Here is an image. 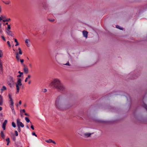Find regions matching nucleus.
I'll return each mask as SVG.
<instances>
[{"label": "nucleus", "instance_id": "obj_1", "mask_svg": "<svg viewBox=\"0 0 147 147\" xmlns=\"http://www.w3.org/2000/svg\"><path fill=\"white\" fill-rule=\"evenodd\" d=\"M66 97L63 95L58 96L56 98L55 102L56 107L61 109L68 108L69 106L67 104Z\"/></svg>", "mask_w": 147, "mask_h": 147}, {"label": "nucleus", "instance_id": "obj_2", "mask_svg": "<svg viewBox=\"0 0 147 147\" xmlns=\"http://www.w3.org/2000/svg\"><path fill=\"white\" fill-rule=\"evenodd\" d=\"M49 85L59 92H64L66 90L65 86L62 83L61 80L57 78H54Z\"/></svg>", "mask_w": 147, "mask_h": 147}, {"label": "nucleus", "instance_id": "obj_3", "mask_svg": "<svg viewBox=\"0 0 147 147\" xmlns=\"http://www.w3.org/2000/svg\"><path fill=\"white\" fill-rule=\"evenodd\" d=\"M21 82L22 80L21 79L18 78V79L17 82L16 84V88L17 91L16 93V94H17L19 92L20 89L19 86H21L22 85Z\"/></svg>", "mask_w": 147, "mask_h": 147}, {"label": "nucleus", "instance_id": "obj_4", "mask_svg": "<svg viewBox=\"0 0 147 147\" xmlns=\"http://www.w3.org/2000/svg\"><path fill=\"white\" fill-rule=\"evenodd\" d=\"M78 134L81 136H83L85 138H87L90 137L91 135L93 134V133H87L83 134L82 132H81L80 131Z\"/></svg>", "mask_w": 147, "mask_h": 147}, {"label": "nucleus", "instance_id": "obj_5", "mask_svg": "<svg viewBox=\"0 0 147 147\" xmlns=\"http://www.w3.org/2000/svg\"><path fill=\"white\" fill-rule=\"evenodd\" d=\"M18 50L19 51V52H16V58L18 60H20V56L19 55V54L22 55V52L21 51V49L19 47L18 48Z\"/></svg>", "mask_w": 147, "mask_h": 147}, {"label": "nucleus", "instance_id": "obj_6", "mask_svg": "<svg viewBox=\"0 0 147 147\" xmlns=\"http://www.w3.org/2000/svg\"><path fill=\"white\" fill-rule=\"evenodd\" d=\"M17 123L18 127H20V126L22 127H24V124L20 121V120L19 118H18L17 119Z\"/></svg>", "mask_w": 147, "mask_h": 147}, {"label": "nucleus", "instance_id": "obj_7", "mask_svg": "<svg viewBox=\"0 0 147 147\" xmlns=\"http://www.w3.org/2000/svg\"><path fill=\"white\" fill-rule=\"evenodd\" d=\"M6 32L8 35L12 37H13V34L12 33V32L10 30H6Z\"/></svg>", "mask_w": 147, "mask_h": 147}, {"label": "nucleus", "instance_id": "obj_8", "mask_svg": "<svg viewBox=\"0 0 147 147\" xmlns=\"http://www.w3.org/2000/svg\"><path fill=\"white\" fill-rule=\"evenodd\" d=\"M0 73L1 74L3 73V68L2 63L0 60Z\"/></svg>", "mask_w": 147, "mask_h": 147}, {"label": "nucleus", "instance_id": "obj_9", "mask_svg": "<svg viewBox=\"0 0 147 147\" xmlns=\"http://www.w3.org/2000/svg\"><path fill=\"white\" fill-rule=\"evenodd\" d=\"M25 42L28 47H29L30 46V40L29 39H26L25 40Z\"/></svg>", "mask_w": 147, "mask_h": 147}, {"label": "nucleus", "instance_id": "obj_10", "mask_svg": "<svg viewBox=\"0 0 147 147\" xmlns=\"http://www.w3.org/2000/svg\"><path fill=\"white\" fill-rule=\"evenodd\" d=\"M84 36L86 38H87L88 37V32L86 30H84L82 32Z\"/></svg>", "mask_w": 147, "mask_h": 147}, {"label": "nucleus", "instance_id": "obj_11", "mask_svg": "<svg viewBox=\"0 0 147 147\" xmlns=\"http://www.w3.org/2000/svg\"><path fill=\"white\" fill-rule=\"evenodd\" d=\"M7 120H5L4 121L2 125V128L3 129V130H5V125L7 123Z\"/></svg>", "mask_w": 147, "mask_h": 147}, {"label": "nucleus", "instance_id": "obj_12", "mask_svg": "<svg viewBox=\"0 0 147 147\" xmlns=\"http://www.w3.org/2000/svg\"><path fill=\"white\" fill-rule=\"evenodd\" d=\"M45 142L48 143H53L55 144H56V142L54 141L53 140L51 139L46 140H45Z\"/></svg>", "mask_w": 147, "mask_h": 147}, {"label": "nucleus", "instance_id": "obj_13", "mask_svg": "<svg viewBox=\"0 0 147 147\" xmlns=\"http://www.w3.org/2000/svg\"><path fill=\"white\" fill-rule=\"evenodd\" d=\"M23 70L24 72L27 74L28 72V69L27 67L25 66L23 68Z\"/></svg>", "mask_w": 147, "mask_h": 147}, {"label": "nucleus", "instance_id": "obj_14", "mask_svg": "<svg viewBox=\"0 0 147 147\" xmlns=\"http://www.w3.org/2000/svg\"><path fill=\"white\" fill-rule=\"evenodd\" d=\"M9 81L8 82H9L11 83H14V81L13 80V77H10L9 78Z\"/></svg>", "mask_w": 147, "mask_h": 147}, {"label": "nucleus", "instance_id": "obj_15", "mask_svg": "<svg viewBox=\"0 0 147 147\" xmlns=\"http://www.w3.org/2000/svg\"><path fill=\"white\" fill-rule=\"evenodd\" d=\"M2 1L5 4H6V5H9L11 3V1L9 0L7 1Z\"/></svg>", "mask_w": 147, "mask_h": 147}, {"label": "nucleus", "instance_id": "obj_16", "mask_svg": "<svg viewBox=\"0 0 147 147\" xmlns=\"http://www.w3.org/2000/svg\"><path fill=\"white\" fill-rule=\"evenodd\" d=\"M3 98L2 96L0 95V105H1L3 104Z\"/></svg>", "mask_w": 147, "mask_h": 147}, {"label": "nucleus", "instance_id": "obj_17", "mask_svg": "<svg viewBox=\"0 0 147 147\" xmlns=\"http://www.w3.org/2000/svg\"><path fill=\"white\" fill-rule=\"evenodd\" d=\"M1 136L3 139H4L5 135L3 131H1Z\"/></svg>", "mask_w": 147, "mask_h": 147}, {"label": "nucleus", "instance_id": "obj_18", "mask_svg": "<svg viewBox=\"0 0 147 147\" xmlns=\"http://www.w3.org/2000/svg\"><path fill=\"white\" fill-rule=\"evenodd\" d=\"M11 20L9 18H7L5 19H3V22H9Z\"/></svg>", "mask_w": 147, "mask_h": 147}, {"label": "nucleus", "instance_id": "obj_19", "mask_svg": "<svg viewBox=\"0 0 147 147\" xmlns=\"http://www.w3.org/2000/svg\"><path fill=\"white\" fill-rule=\"evenodd\" d=\"M31 77V76L30 75H28V76L26 78L25 80V82H26L27 81L28 79V78H30Z\"/></svg>", "mask_w": 147, "mask_h": 147}, {"label": "nucleus", "instance_id": "obj_20", "mask_svg": "<svg viewBox=\"0 0 147 147\" xmlns=\"http://www.w3.org/2000/svg\"><path fill=\"white\" fill-rule=\"evenodd\" d=\"M18 73L20 74V75H18L17 76V77H21L22 76V75L23 74V72H20V71H19L18 72Z\"/></svg>", "mask_w": 147, "mask_h": 147}, {"label": "nucleus", "instance_id": "obj_21", "mask_svg": "<svg viewBox=\"0 0 147 147\" xmlns=\"http://www.w3.org/2000/svg\"><path fill=\"white\" fill-rule=\"evenodd\" d=\"M7 89L6 88L5 86H3L2 87V88L1 89V90L2 91H4L5 90Z\"/></svg>", "mask_w": 147, "mask_h": 147}, {"label": "nucleus", "instance_id": "obj_22", "mask_svg": "<svg viewBox=\"0 0 147 147\" xmlns=\"http://www.w3.org/2000/svg\"><path fill=\"white\" fill-rule=\"evenodd\" d=\"M7 84L9 85L11 87H12L14 83H11L9 82H8Z\"/></svg>", "mask_w": 147, "mask_h": 147}, {"label": "nucleus", "instance_id": "obj_23", "mask_svg": "<svg viewBox=\"0 0 147 147\" xmlns=\"http://www.w3.org/2000/svg\"><path fill=\"white\" fill-rule=\"evenodd\" d=\"M9 102L10 103V106L13 105V102L12 99L10 100Z\"/></svg>", "mask_w": 147, "mask_h": 147}, {"label": "nucleus", "instance_id": "obj_24", "mask_svg": "<svg viewBox=\"0 0 147 147\" xmlns=\"http://www.w3.org/2000/svg\"><path fill=\"white\" fill-rule=\"evenodd\" d=\"M3 32V30L2 29L1 24L0 23V33H1Z\"/></svg>", "mask_w": 147, "mask_h": 147}, {"label": "nucleus", "instance_id": "obj_25", "mask_svg": "<svg viewBox=\"0 0 147 147\" xmlns=\"http://www.w3.org/2000/svg\"><path fill=\"white\" fill-rule=\"evenodd\" d=\"M25 119L26 121L28 123H29V122H30V120L27 117H25Z\"/></svg>", "mask_w": 147, "mask_h": 147}, {"label": "nucleus", "instance_id": "obj_26", "mask_svg": "<svg viewBox=\"0 0 147 147\" xmlns=\"http://www.w3.org/2000/svg\"><path fill=\"white\" fill-rule=\"evenodd\" d=\"M11 28L10 25H8L7 28L6 29V30H10L11 29Z\"/></svg>", "mask_w": 147, "mask_h": 147}, {"label": "nucleus", "instance_id": "obj_27", "mask_svg": "<svg viewBox=\"0 0 147 147\" xmlns=\"http://www.w3.org/2000/svg\"><path fill=\"white\" fill-rule=\"evenodd\" d=\"M12 125L14 127H15L16 126L15 123L13 122L12 123Z\"/></svg>", "mask_w": 147, "mask_h": 147}, {"label": "nucleus", "instance_id": "obj_28", "mask_svg": "<svg viewBox=\"0 0 147 147\" xmlns=\"http://www.w3.org/2000/svg\"><path fill=\"white\" fill-rule=\"evenodd\" d=\"M116 27L117 28H118L120 30H123V28H121V27L119 26H118V25H117L116 26Z\"/></svg>", "mask_w": 147, "mask_h": 147}, {"label": "nucleus", "instance_id": "obj_29", "mask_svg": "<svg viewBox=\"0 0 147 147\" xmlns=\"http://www.w3.org/2000/svg\"><path fill=\"white\" fill-rule=\"evenodd\" d=\"M3 56V53L2 51L0 50V57H1Z\"/></svg>", "mask_w": 147, "mask_h": 147}, {"label": "nucleus", "instance_id": "obj_30", "mask_svg": "<svg viewBox=\"0 0 147 147\" xmlns=\"http://www.w3.org/2000/svg\"><path fill=\"white\" fill-rule=\"evenodd\" d=\"M6 141H7V142H8V143H9V138H7L6 139Z\"/></svg>", "mask_w": 147, "mask_h": 147}, {"label": "nucleus", "instance_id": "obj_31", "mask_svg": "<svg viewBox=\"0 0 147 147\" xmlns=\"http://www.w3.org/2000/svg\"><path fill=\"white\" fill-rule=\"evenodd\" d=\"M8 96H9V98L10 99V100L12 99V98H11V96L10 94H8Z\"/></svg>", "mask_w": 147, "mask_h": 147}, {"label": "nucleus", "instance_id": "obj_32", "mask_svg": "<svg viewBox=\"0 0 147 147\" xmlns=\"http://www.w3.org/2000/svg\"><path fill=\"white\" fill-rule=\"evenodd\" d=\"M10 107H11L12 110H14V108L13 107V105L10 106Z\"/></svg>", "mask_w": 147, "mask_h": 147}, {"label": "nucleus", "instance_id": "obj_33", "mask_svg": "<svg viewBox=\"0 0 147 147\" xmlns=\"http://www.w3.org/2000/svg\"><path fill=\"white\" fill-rule=\"evenodd\" d=\"M7 43L8 45L9 46V47H11V45L10 44L9 42V41H7Z\"/></svg>", "mask_w": 147, "mask_h": 147}, {"label": "nucleus", "instance_id": "obj_34", "mask_svg": "<svg viewBox=\"0 0 147 147\" xmlns=\"http://www.w3.org/2000/svg\"><path fill=\"white\" fill-rule=\"evenodd\" d=\"M15 133L16 136H17L18 135V132L17 131H15Z\"/></svg>", "mask_w": 147, "mask_h": 147}, {"label": "nucleus", "instance_id": "obj_35", "mask_svg": "<svg viewBox=\"0 0 147 147\" xmlns=\"http://www.w3.org/2000/svg\"><path fill=\"white\" fill-rule=\"evenodd\" d=\"M64 64L65 65H69V66H70V65L69 63V61H68L67 63L65 64Z\"/></svg>", "mask_w": 147, "mask_h": 147}, {"label": "nucleus", "instance_id": "obj_36", "mask_svg": "<svg viewBox=\"0 0 147 147\" xmlns=\"http://www.w3.org/2000/svg\"><path fill=\"white\" fill-rule=\"evenodd\" d=\"M32 134L33 136H34L36 137L37 136V135L35 134L34 132H33L32 133Z\"/></svg>", "mask_w": 147, "mask_h": 147}, {"label": "nucleus", "instance_id": "obj_37", "mask_svg": "<svg viewBox=\"0 0 147 147\" xmlns=\"http://www.w3.org/2000/svg\"><path fill=\"white\" fill-rule=\"evenodd\" d=\"M1 37H2V38L4 40V41L6 40L5 39V38L4 37V36H1Z\"/></svg>", "mask_w": 147, "mask_h": 147}, {"label": "nucleus", "instance_id": "obj_38", "mask_svg": "<svg viewBox=\"0 0 147 147\" xmlns=\"http://www.w3.org/2000/svg\"><path fill=\"white\" fill-rule=\"evenodd\" d=\"M2 18H5V17H3L2 16H1V17H0V21H1V20H2Z\"/></svg>", "mask_w": 147, "mask_h": 147}, {"label": "nucleus", "instance_id": "obj_39", "mask_svg": "<svg viewBox=\"0 0 147 147\" xmlns=\"http://www.w3.org/2000/svg\"><path fill=\"white\" fill-rule=\"evenodd\" d=\"M20 61L21 63H23L24 61V60L23 59H20Z\"/></svg>", "mask_w": 147, "mask_h": 147}, {"label": "nucleus", "instance_id": "obj_40", "mask_svg": "<svg viewBox=\"0 0 147 147\" xmlns=\"http://www.w3.org/2000/svg\"><path fill=\"white\" fill-rule=\"evenodd\" d=\"M31 128L33 129V130H34V127H33V126L32 125L31 126Z\"/></svg>", "mask_w": 147, "mask_h": 147}, {"label": "nucleus", "instance_id": "obj_41", "mask_svg": "<svg viewBox=\"0 0 147 147\" xmlns=\"http://www.w3.org/2000/svg\"><path fill=\"white\" fill-rule=\"evenodd\" d=\"M49 20L51 22H53L55 20L54 19H52V20L49 19Z\"/></svg>", "mask_w": 147, "mask_h": 147}, {"label": "nucleus", "instance_id": "obj_42", "mask_svg": "<svg viewBox=\"0 0 147 147\" xmlns=\"http://www.w3.org/2000/svg\"><path fill=\"white\" fill-rule=\"evenodd\" d=\"M21 111H22L23 112H24V113L25 112V109H22V110H20L21 112Z\"/></svg>", "mask_w": 147, "mask_h": 147}, {"label": "nucleus", "instance_id": "obj_43", "mask_svg": "<svg viewBox=\"0 0 147 147\" xmlns=\"http://www.w3.org/2000/svg\"><path fill=\"white\" fill-rule=\"evenodd\" d=\"M18 130L19 132L21 131V129L20 127H18Z\"/></svg>", "mask_w": 147, "mask_h": 147}, {"label": "nucleus", "instance_id": "obj_44", "mask_svg": "<svg viewBox=\"0 0 147 147\" xmlns=\"http://www.w3.org/2000/svg\"><path fill=\"white\" fill-rule=\"evenodd\" d=\"M19 45V44L18 42H16V44L15 46H16L18 45Z\"/></svg>", "mask_w": 147, "mask_h": 147}, {"label": "nucleus", "instance_id": "obj_45", "mask_svg": "<svg viewBox=\"0 0 147 147\" xmlns=\"http://www.w3.org/2000/svg\"><path fill=\"white\" fill-rule=\"evenodd\" d=\"M14 41H15V42H18V41H17V39L16 38H14Z\"/></svg>", "mask_w": 147, "mask_h": 147}, {"label": "nucleus", "instance_id": "obj_46", "mask_svg": "<svg viewBox=\"0 0 147 147\" xmlns=\"http://www.w3.org/2000/svg\"><path fill=\"white\" fill-rule=\"evenodd\" d=\"M24 114L26 115H27V116H29L28 114L27 113H25Z\"/></svg>", "mask_w": 147, "mask_h": 147}, {"label": "nucleus", "instance_id": "obj_47", "mask_svg": "<svg viewBox=\"0 0 147 147\" xmlns=\"http://www.w3.org/2000/svg\"><path fill=\"white\" fill-rule=\"evenodd\" d=\"M12 111L13 113L14 114H15V111L14 110H12Z\"/></svg>", "mask_w": 147, "mask_h": 147}, {"label": "nucleus", "instance_id": "obj_48", "mask_svg": "<svg viewBox=\"0 0 147 147\" xmlns=\"http://www.w3.org/2000/svg\"><path fill=\"white\" fill-rule=\"evenodd\" d=\"M1 5H0V13H1Z\"/></svg>", "mask_w": 147, "mask_h": 147}, {"label": "nucleus", "instance_id": "obj_49", "mask_svg": "<svg viewBox=\"0 0 147 147\" xmlns=\"http://www.w3.org/2000/svg\"><path fill=\"white\" fill-rule=\"evenodd\" d=\"M13 141H15L16 140V138L15 137H14L13 138Z\"/></svg>", "mask_w": 147, "mask_h": 147}, {"label": "nucleus", "instance_id": "obj_50", "mask_svg": "<svg viewBox=\"0 0 147 147\" xmlns=\"http://www.w3.org/2000/svg\"><path fill=\"white\" fill-rule=\"evenodd\" d=\"M19 104L21 105V100L19 101Z\"/></svg>", "mask_w": 147, "mask_h": 147}, {"label": "nucleus", "instance_id": "obj_51", "mask_svg": "<svg viewBox=\"0 0 147 147\" xmlns=\"http://www.w3.org/2000/svg\"><path fill=\"white\" fill-rule=\"evenodd\" d=\"M2 108L1 107H0V111H1L2 110Z\"/></svg>", "mask_w": 147, "mask_h": 147}, {"label": "nucleus", "instance_id": "obj_52", "mask_svg": "<svg viewBox=\"0 0 147 147\" xmlns=\"http://www.w3.org/2000/svg\"><path fill=\"white\" fill-rule=\"evenodd\" d=\"M44 90H45V91H44V92H46L47 91V90L46 89H45Z\"/></svg>", "mask_w": 147, "mask_h": 147}, {"label": "nucleus", "instance_id": "obj_53", "mask_svg": "<svg viewBox=\"0 0 147 147\" xmlns=\"http://www.w3.org/2000/svg\"><path fill=\"white\" fill-rule=\"evenodd\" d=\"M0 114V116H3V114L2 113H1Z\"/></svg>", "mask_w": 147, "mask_h": 147}, {"label": "nucleus", "instance_id": "obj_54", "mask_svg": "<svg viewBox=\"0 0 147 147\" xmlns=\"http://www.w3.org/2000/svg\"><path fill=\"white\" fill-rule=\"evenodd\" d=\"M31 83V81L30 80L28 82V84H30Z\"/></svg>", "mask_w": 147, "mask_h": 147}, {"label": "nucleus", "instance_id": "obj_55", "mask_svg": "<svg viewBox=\"0 0 147 147\" xmlns=\"http://www.w3.org/2000/svg\"><path fill=\"white\" fill-rule=\"evenodd\" d=\"M5 24H6V25H9V24H8V23L7 22L6 23H5Z\"/></svg>", "mask_w": 147, "mask_h": 147}, {"label": "nucleus", "instance_id": "obj_56", "mask_svg": "<svg viewBox=\"0 0 147 147\" xmlns=\"http://www.w3.org/2000/svg\"><path fill=\"white\" fill-rule=\"evenodd\" d=\"M29 65H30V67H31V66H32V65H31V64H29Z\"/></svg>", "mask_w": 147, "mask_h": 147}, {"label": "nucleus", "instance_id": "obj_57", "mask_svg": "<svg viewBox=\"0 0 147 147\" xmlns=\"http://www.w3.org/2000/svg\"><path fill=\"white\" fill-rule=\"evenodd\" d=\"M27 128H28V129H29V127H28V125H27Z\"/></svg>", "mask_w": 147, "mask_h": 147}, {"label": "nucleus", "instance_id": "obj_58", "mask_svg": "<svg viewBox=\"0 0 147 147\" xmlns=\"http://www.w3.org/2000/svg\"><path fill=\"white\" fill-rule=\"evenodd\" d=\"M9 143H8V142H7V146H8V145H9Z\"/></svg>", "mask_w": 147, "mask_h": 147}, {"label": "nucleus", "instance_id": "obj_59", "mask_svg": "<svg viewBox=\"0 0 147 147\" xmlns=\"http://www.w3.org/2000/svg\"><path fill=\"white\" fill-rule=\"evenodd\" d=\"M24 107H26V104L24 105Z\"/></svg>", "mask_w": 147, "mask_h": 147}, {"label": "nucleus", "instance_id": "obj_60", "mask_svg": "<svg viewBox=\"0 0 147 147\" xmlns=\"http://www.w3.org/2000/svg\"><path fill=\"white\" fill-rule=\"evenodd\" d=\"M13 50L14 51H15V50L14 49H13Z\"/></svg>", "mask_w": 147, "mask_h": 147}, {"label": "nucleus", "instance_id": "obj_61", "mask_svg": "<svg viewBox=\"0 0 147 147\" xmlns=\"http://www.w3.org/2000/svg\"><path fill=\"white\" fill-rule=\"evenodd\" d=\"M56 57H57V55H56V56H55V58H56Z\"/></svg>", "mask_w": 147, "mask_h": 147}, {"label": "nucleus", "instance_id": "obj_62", "mask_svg": "<svg viewBox=\"0 0 147 147\" xmlns=\"http://www.w3.org/2000/svg\"><path fill=\"white\" fill-rule=\"evenodd\" d=\"M30 123L31 124L32 123L31 122H30Z\"/></svg>", "mask_w": 147, "mask_h": 147}, {"label": "nucleus", "instance_id": "obj_63", "mask_svg": "<svg viewBox=\"0 0 147 147\" xmlns=\"http://www.w3.org/2000/svg\"><path fill=\"white\" fill-rule=\"evenodd\" d=\"M27 59H28V57H27Z\"/></svg>", "mask_w": 147, "mask_h": 147}]
</instances>
